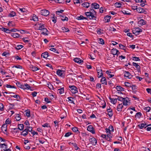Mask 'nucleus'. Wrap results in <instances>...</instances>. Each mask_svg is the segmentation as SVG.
<instances>
[{
    "label": "nucleus",
    "instance_id": "obj_1",
    "mask_svg": "<svg viewBox=\"0 0 151 151\" xmlns=\"http://www.w3.org/2000/svg\"><path fill=\"white\" fill-rule=\"evenodd\" d=\"M69 88H70V90L73 94H76L78 92L77 88L75 86L69 85Z\"/></svg>",
    "mask_w": 151,
    "mask_h": 151
},
{
    "label": "nucleus",
    "instance_id": "obj_2",
    "mask_svg": "<svg viewBox=\"0 0 151 151\" xmlns=\"http://www.w3.org/2000/svg\"><path fill=\"white\" fill-rule=\"evenodd\" d=\"M142 32V30L139 27L135 28L132 30L133 34L136 35H139L140 33Z\"/></svg>",
    "mask_w": 151,
    "mask_h": 151
},
{
    "label": "nucleus",
    "instance_id": "obj_3",
    "mask_svg": "<svg viewBox=\"0 0 151 151\" xmlns=\"http://www.w3.org/2000/svg\"><path fill=\"white\" fill-rule=\"evenodd\" d=\"M86 15L90 19H96V17L93 14L92 12H87L85 13Z\"/></svg>",
    "mask_w": 151,
    "mask_h": 151
},
{
    "label": "nucleus",
    "instance_id": "obj_4",
    "mask_svg": "<svg viewBox=\"0 0 151 151\" xmlns=\"http://www.w3.org/2000/svg\"><path fill=\"white\" fill-rule=\"evenodd\" d=\"M65 72V71L58 69L56 71V73L58 76L64 78L65 77L64 73Z\"/></svg>",
    "mask_w": 151,
    "mask_h": 151
},
{
    "label": "nucleus",
    "instance_id": "obj_5",
    "mask_svg": "<svg viewBox=\"0 0 151 151\" xmlns=\"http://www.w3.org/2000/svg\"><path fill=\"white\" fill-rule=\"evenodd\" d=\"M111 54L113 55L114 57H115V55H117L120 54V52L119 51L115 48H113L111 50Z\"/></svg>",
    "mask_w": 151,
    "mask_h": 151
},
{
    "label": "nucleus",
    "instance_id": "obj_6",
    "mask_svg": "<svg viewBox=\"0 0 151 151\" xmlns=\"http://www.w3.org/2000/svg\"><path fill=\"white\" fill-rule=\"evenodd\" d=\"M87 130L93 134H95V133L94 128L92 125H89L88 127Z\"/></svg>",
    "mask_w": 151,
    "mask_h": 151
},
{
    "label": "nucleus",
    "instance_id": "obj_7",
    "mask_svg": "<svg viewBox=\"0 0 151 151\" xmlns=\"http://www.w3.org/2000/svg\"><path fill=\"white\" fill-rule=\"evenodd\" d=\"M89 141L93 145H96L97 143V140L94 137H92L90 138Z\"/></svg>",
    "mask_w": 151,
    "mask_h": 151
},
{
    "label": "nucleus",
    "instance_id": "obj_8",
    "mask_svg": "<svg viewBox=\"0 0 151 151\" xmlns=\"http://www.w3.org/2000/svg\"><path fill=\"white\" fill-rule=\"evenodd\" d=\"M124 73V76L127 78L130 79L132 77V76L129 72L125 71Z\"/></svg>",
    "mask_w": 151,
    "mask_h": 151
},
{
    "label": "nucleus",
    "instance_id": "obj_9",
    "mask_svg": "<svg viewBox=\"0 0 151 151\" xmlns=\"http://www.w3.org/2000/svg\"><path fill=\"white\" fill-rule=\"evenodd\" d=\"M37 25L38 27V30H42L45 27V25L42 23L37 24Z\"/></svg>",
    "mask_w": 151,
    "mask_h": 151
},
{
    "label": "nucleus",
    "instance_id": "obj_10",
    "mask_svg": "<svg viewBox=\"0 0 151 151\" xmlns=\"http://www.w3.org/2000/svg\"><path fill=\"white\" fill-rule=\"evenodd\" d=\"M41 13L42 15L47 16L49 14V11L46 9H43L41 10Z\"/></svg>",
    "mask_w": 151,
    "mask_h": 151
},
{
    "label": "nucleus",
    "instance_id": "obj_11",
    "mask_svg": "<svg viewBox=\"0 0 151 151\" xmlns=\"http://www.w3.org/2000/svg\"><path fill=\"white\" fill-rule=\"evenodd\" d=\"M91 8L95 9H98L99 8V5L96 3H93L91 4Z\"/></svg>",
    "mask_w": 151,
    "mask_h": 151
},
{
    "label": "nucleus",
    "instance_id": "obj_12",
    "mask_svg": "<svg viewBox=\"0 0 151 151\" xmlns=\"http://www.w3.org/2000/svg\"><path fill=\"white\" fill-rule=\"evenodd\" d=\"M21 86V88L24 89H29L31 88L30 86L27 83H24Z\"/></svg>",
    "mask_w": 151,
    "mask_h": 151
},
{
    "label": "nucleus",
    "instance_id": "obj_13",
    "mask_svg": "<svg viewBox=\"0 0 151 151\" xmlns=\"http://www.w3.org/2000/svg\"><path fill=\"white\" fill-rule=\"evenodd\" d=\"M96 71L97 73V74L98 75V77L99 78L102 77L103 75V73H102V71L101 69H98L97 68H96Z\"/></svg>",
    "mask_w": 151,
    "mask_h": 151
},
{
    "label": "nucleus",
    "instance_id": "obj_14",
    "mask_svg": "<svg viewBox=\"0 0 151 151\" xmlns=\"http://www.w3.org/2000/svg\"><path fill=\"white\" fill-rule=\"evenodd\" d=\"M129 99L128 97L124 98V99L123 101V104L125 106H127L128 105V103H129Z\"/></svg>",
    "mask_w": 151,
    "mask_h": 151
},
{
    "label": "nucleus",
    "instance_id": "obj_15",
    "mask_svg": "<svg viewBox=\"0 0 151 151\" xmlns=\"http://www.w3.org/2000/svg\"><path fill=\"white\" fill-rule=\"evenodd\" d=\"M18 128H13L14 130H16V132H17V130L18 129H19L20 130H23L24 127V126L23 124H18Z\"/></svg>",
    "mask_w": 151,
    "mask_h": 151
},
{
    "label": "nucleus",
    "instance_id": "obj_16",
    "mask_svg": "<svg viewBox=\"0 0 151 151\" xmlns=\"http://www.w3.org/2000/svg\"><path fill=\"white\" fill-rule=\"evenodd\" d=\"M0 147L4 150H6L8 148V145L6 143L0 144Z\"/></svg>",
    "mask_w": 151,
    "mask_h": 151
},
{
    "label": "nucleus",
    "instance_id": "obj_17",
    "mask_svg": "<svg viewBox=\"0 0 151 151\" xmlns=\"http://www.w3.org/2000/svg\"><path fill=\"white\" fill-rule=\"evenodd\" d=\"M100 82L102 84H105V85H107V84L106 78L104 77H102V78Z\"/></svg>",
    "mask_w": 151,
    "mask_h": 151
},
{
    "label": "nucleus",
    "instance_id": "obj_18",
    "mask_svg": "<svg viewBox=\"0 0 151 151\" xmlns=\"http://www.w3.org/2000/svg\"><path fill=\"white\" fill-rule=\"evenodd\" d=\"M42 30V32L41 33V34H42L45 35H48V32L47 29L45 28V27Z\"/></svg>",
    "mask_w": 151,
    "mask_h": 151
},
{
    "label": "nucleus",
    "instance_id": "obj_19",
    "mask_svg": "<svg viewBox=\"0 0 151 151\" xmlns=\"http://www.w3.org/2000/svg\"><path fill=\"white\" fill-rule=\"evenodd\" d=\"M121 12L124 14L126 15H129L131 14V13L129 12L127 10H126L125 9H123L121 10Z\"/></svg>",
    "mask_w": 151,
    "mask_h": 151
},
{
    "label": "nucleus",
    "instance_id": "obj_20",
    "mask_svg": "<svg viewBox=\"0 0 151 151\" xmlns=\"http://www.w3.org/2000/svg\"><path fill=\"white\" fill-rule=\"evenodd\" d=\"M29 68L33 71H36L39 69L37 67L32 65H30Z\"/></svg>",
    "mask_w": 151,
    "mask_h": 151
},
{
    "label": "nucleus",
    "instance_id": "obj_21",
    "mask_svg": "<svg viewBox=\"0 0 151 151\" xmlns=\"http://www.w3.org/2000/svg\"><path fill=\"white\" fill-rule=\"evenodd\" d=\"M123 107V105L122 104H119L118 105L116 109L118 111H122Z\"/></svg>",
    "mask_w": 151,
    "mask_h": 151
},
{
    "label": "nucleus",
    "instance_id": "obj_22",
    "mask_svg": "<svg viewBox=\"0 0 151 151\" xmlns=\"http://www.w3.org/2000/svg\"><path fill=\"white\" fill-rule=\"evenodd\" d=\"M111 17V16L108 15L105 16L104 19V21H105V22H109Z\"/></svg>",
    "mask_w": 151,
    "mask_h": 151
},
{
    "label": "nucleus",
    "instance_id": "obj_23",
    "mask_svg": "<svg viewBox=\"0 0 151 151\" xmlns=\"http://www.w3.org/2000/svg\"><path fill=\"white\" fill-rule=\"evenodd\" d=\"M132 65L134 66L136 68L137 70L138 71L140 69V66L137 63L133 62L132 63Z\"/></svg>",
    "mask_w": 151,
    "mask_h": 151
},
{
    "label": "nucleus",
    "instance_id": "obj_24",
    "mask_svg": "<svg viewBox=\"0 0 151 151\" xmlns=\"http://www.w3.org/2000/svg\"><path fill=\"white\" fill-rule=\"evenodd\" d=\"M107 111L108 112V115L109 117H111L113 116V112L112 110L110 109H107Z\"/></svg>",
    "mask_w": 151,
    "mask_h": 151
},
{
    "label": "nucleus",
    "instance_id": "obj_25",
    "mask_svg": "<svg viewBox=\"0 0 151 151\" xmlns=\"http://www.w3.org/2000/svg\"><path fill=\"white\" fill-rule=\"evenodd\" d=\"M138 24L139 25H142L146 24V22L145 20L141 19L138 21Z\"/></svg>",
    "mask_w": 151,
    "mask_h": 151
},
{
    "label": "nucleus",
    "instance_id": "obj_26",
    "mask_svg": "<svg viewBox=\"0 0 151 151\" xmlns=\"http://www.w3.org/2000/svg\"><path fill=\"white\" fill-rule=\"evenodd\" d=\"M48 56V53L47 52H45L42 53L41 55L42 57L43 58H46Z\"/></svg>",
    "mask_w": 151,
    "mask_h": 151
},
{
    "label": "nucleus",
    "instance_id": "obj_27",
    "mask_svg": "<svg viewBox=\"0 0 151 151\" xmlns=\"http://www.w3.org/2000/svg\"><path fill=\"white\" fill-rule=\"evenodd\" d=\"M1 29L2 31L5 32L6 33H10V30L8 29L2 27L1 28Z\"/></svg>",
    "mask_w": 151,
    "mask_h": 151
},
{
    "label": "nucleus",
    "instance_id": "obj_28",
    "mask_svg": "<svg viewBox=\"0 0 151 151\" xmlns=\"http://www.w3.org/2000/svg\"><path fill=\"white\" fill-rule=\"evenodd\" d=\"M74 61L76 63H80L83 62V60H81L79 58H75L73 59Z\"/></svg>",
    "mask_w": 151,
    "mask_h": 151
},
{
    "label": "nucleus",
    "instance_id": "obj_29",
    "mask_svg": "<svg viewBox=\"0 0 151 151\" xmlns=\"http://www.w3.org/2000/svg\"><path fill=\"white\" fill-rule=\"evenodd\" d=\"M109 99L111 100V102L113 104H115L117 102V98H111V97H109Z\"/></svg>",
    "mask_w": 151,
    "mask_h": 151
},
{
    "label": "nucleus",
    "instance_id": "obj_30",
    "mask_svg": "<svg viewBox=\"0 0 151 151\" xmlns=\"http://www.w3.org/2000/svg\"><path fill=\"white\" fill-rule=\"evenodd\" d=\"M137 11L139 13H144L145 11L144 9L141 7H139L137 8Z\"/></svg>",
    "mask_w": 151,
    "mask_h": 151
},
{
    "label": "nucleus",
    "instance_id": "obj_31",
    "mask_svg": "<svg viewBox=\"0 0 151 151\" xmlns=\"http://www.w3.org/2000/svg\"><path fill=\"white\" fill-rule=\"evenodd\" d=\"M11 96L12 97H13L16 98L17 99L16 100L17 101H20V100L21 99L20 97L18 95H13L12 96Z\"/></svg>",
    "mask_w": 151,
    "mask_h": 151
},
{
    "label": "nucleus",
    "instance_id": "obj_32",
    "mask_svg": "<svg viewBox=\"0 0 151 151\" xmlns=\"http://www.w3.org/2000/svg\"><path fill=\"white\" fill-rule=\"evenodd\" d=\"M147 124L146 123H142L138 125V126L140 129H142L143 127H144L145 128V127H146V126H147Z\"/></svg>",
    "mask_w": 151,
    "mask_h": 151
},
{
    "label": "nucleus",
    "instance_id": "obj_33",
    "mask_svg": "<svg viewBox=\"0 0 151 151\" xmlns=\"http://www.w3.org/2000/svg\"><path fill=\"white\" fill-rule=\"evenodd\" d=\"M19 35L17 33H12L11 34V36L14 38H18L19 37Z\"/></svg>",
    "mask_w": 151,
    "mask_h": 151
},
{
    "label": "nucleus",
    "instance_id": "obj_34",
    "mask_svg": "<svg viewBox=\"0 0 151 151\" xmlns=\"http://www.w3.org/2000/svg\"><path fill=\"white\" fill-rule=\"evenodd\" d=\"M7 125L5 124H4L1 127V129L3 131H6Z\"/></svg>",
    "mask_w": 151,
    "mask_h": 151
},
{
    "label": "nucleus",
    "instance_id": "obj_35",
    "mask_svg": "<svg viewBox=\"0 0 151 151\" xmlns=\"http://www.w3.org/2000/svg\"><path fill=\"white\" fill-rule=\"evenodd\" d=\"M117 91H124V88L120 86H117L116 88Z\"/></svg>",
    "mask_w": 151,
    "mask_h": 151
},
{
    "label": "nucleus",
    "instance_id": "obj_36",
    "mask_svg": "<svg viewBox=\"0 0 151 151\" xmlns=\"http://www.w3.org/2000/svg\"><path fill=\"white\" fill-rule=\"evenodd\" d=\"M28 134L27 130V129L26 128L23 131L21 134V135L26 136Z\"/></svg>",
    "mask_w": 151,
    "mask_h": 151
},
{
    "label": "nucleus",
    "instance_id": "obj_37",
    "mask_svg": "<svg viewBox=\"0 0 151 151\" xmlns=\"http://www.w3.org/2000/svg\"><path fill=\"white\" fill-rule=\"evenodd\" d=\"M87 18L84 17L82 15H81L80 16L77 17L76 19L78 20H83V19H87Z\"/></svg>",
    "mask_w": 151,
    "mask_h": 151
},
{
    "label": "nucleus",
    "instance_id": "obj_38",
    "mask_svg": "<svg viewBox=\"0 0 151 151\" xmlns=\"http://www.w3.org/2000/svg\"><path fill=\"white\" fill-rule=\"evenodd\" d=\"M82 5L84 7L88 8L89 6V3L88 2H85L82 4Z\"/></svg>",
    "mask_w": 151,
    "mask_h": 151
},
{
    "label": "nucleus",
    "instance_id": "obj_39",
    "mask_svg": "<svg viewBox=\"0 0 151 151\" xmlns=\"http://www.w3.org/2000/svg\"><path fill=\"white\" fill-rule=\"evenodd\" d=\"M72 130L74 132H76L77 133H80V132L78 130V128L76 127H73L72 129Z\"/></svg>",
    "mask_w": 151,
    "mask_h": 151
},
{
    "label": "nucleus",
    "instance_id": "obj_40",
    "mask_svg": "<svg viewBox=\"0 0 151 151\" xmlns=\"http://www.w3.org/2000/svg\"><path fill=\"white\" fill-rule=\"evenodd\" d=\"M58 92L60 94H62L64 92V88H62L58 90Z\"/></svg>",
    "mask_w": 151,
    "mask_h": 151
},
{
    "label": "nucleus",
    "instance_id": "obj_41",
    "mask_svg": "<svg viewBox=\"0 0 151 151\" xmlns=\"http://www.w3.org/2000/svg\"><path fill=\"white\" fill-rule=\"evenodd\" d=\"M23 47V46L22 45H18L15 46L14 47V48L17 50H19L21 49Z\"/></svg>",
    "mask_w": 151,
    "mask_h": 151
},
{
    "label": "nucleus",
    "instance_id": "obj_42",
    "mask_svg": "<svg viewBox=\"0 0 151 151\" xmlns=\"http://www.w3.org/2000/svg\"><path fill=\"white\" fill-rule=\"evenodd\" d=\"M115 96L117 97V100L119 101H123L124 99V98H123L121 96H119L116 95Z\"/></svg>",
    "mask_w": 151,
    "mask_h": 151
},
{
    "label": "nucleus",
    "instance_id": "obj_43",
    "mask_svg": "<svg viewBox=\"0 0 151 151\" xmlns=\"http://www.w3.org/2000/svg\"><path fill=\"white\" fill-rule=\"evenodd\" d=\"M147 127V128L146 129V130L147 131H150L151 129V124L148 125L147 124V126L145 127V128H146Z\"/></svg>",
    "mask_w": 151,
    "mask_h": 151
},
{
    "label": "nucleus",
    "instance_id": "obj_44",
    "mask_svg": "<svg viewBox=\"0 0 151 151\" xmlns=\"http://www.w3.org/2000/svg\"><path fill=\"white\" fill-rule=\"evenodd\" d=\"M98 42L99 44L102 45H104V40L100 38L98 40Z\"/></svg>",
    "mask_w": 151,
    "mask_h": 151
},
{
    "label": "nucleus",
    "instance_id": "obj_45",
    "mask_svg": "<svg viewBox=\"0 0 151 151\" xmlns=\"http://www.w3.org/2000/svg\"><path fill=\"white\" fill-rule=\"evenodd\" d=\"M63 12V10H60V11H56V12L57 14L58 15L61 17L62 15L61 14H62V12Z\"/></svg>",
    "mask_w": 151,
    "mask_h": 151
},
{
    "label": "nucleus",
    "instance_id": "obj_46",
    "mask_svg": "<svg viewBox=\"0 0 151 151\" xmlns=\"http://www.w3.org/2000/svg\"><path fill=\"white\" fill-rule=\"evenodd\" d=\"M16 15V13L14 11H12L11 13L8 15V16L9 17H14Z\"/></svg>",
    "mask_w": 151,
    "mask_h": 151
},
{
    "label": "nucleus",
    "instance_id": "obj_47",
    "mask_svg": "<svg viewBox=\"0 0 151 151\" xmlns=\"http://www.w3.org/2000/svg\"><path fill=\"white\" fill-rule=\"evenodd\" d=\"M62 29L63 32H67L69 31V30L68 28L62 27Z\"/></svg>",
    "mask_w": 151,
    "mask_h": 151
},
{
    "label": "nucleus",
    "instance_id": "obj_48",
    "mask_svg": "<svg viewBox=\"0 0 151 151\" xmlns=\"http://www.w3.org/2000/svg\"><path fill=\"white\" fill-rule=\"evenodd\" d=\"M15 118L16 119V120L17 121H19L21 119V117H20V116L19 114H16L15 116Z\"/></svg>",
    "mask_w": 151,
    "mask_h": 151
},
{
    "label": "nucleus",
    "instance_id": "obj_49",
    "mask_svg": "<svg viewBox=\"0 0 151 151\" xmlns=\"http://www.w3.org/2000/svg\"><path fill=\"white\" fill-rule=\"evenodd\" d=\"M121 4L120 3L116 2L114 4L115 6L117 8H120L121 6Z\"/></svg>",
    "mask_w": 151,
    "mask_h": 151
},
{
    "label": "nucleus",
    "instance_id": "obj_50",
    "mask_svg": "<svg viewBox=\"0 0 151 151\" xmlns=\"http://www.w3.org/2000/svg\"><path fill=\"white\" fill-rule=\"evenodd\" d=\"M42 126L44 127H50V126L49 124L47 123H45L44 124L42 125Z\"/></svg>",
    "mask_w": 151,
    "mask_h": 151
},
{
    "label": "nucleus",
    "instance_id": "obj_51",
    "mask_svg": "<svg viewBox=\"0 0 151 151\" xmlns=\"http://www.w3.org/2000/svg\"><path fill=\"white\" fill-rule=\"evenodd\" d=\"M61 17H62V18L61 19L63 21H67L68 20V18L66 17H65V18L62 15Z\"/></svg>",
    "mask_w": 151,
    "mask_h": 151
},
{
    "label": "nucleus",
    "instance_id": "obj_52",
    "mask_svg": "<svg viewBox=\"0 0 151 151\" xmlns=\"http://www.w3.org/2000/svg\"><path fill=\"white\" fill-rule=\"evenodd\" d=\"M133 59L132 60H133L135 61H140V59L139 58V57H132Z\"/></svg>",
    "mask_w": 151,
    "mask_h": 151
},
{
    "label": "nucleus",
    "instance_id": "obj_53",
    "mask_svg": "<svg viewBox=\"0 0 151 151\" xmlns=\"http://www.w3.org/2000/svg\"><path fill=\"white\" fill-rule=\"evenodd\" d=\"M72 145L74 146L76 150H78L79 148L78 147L77 144L76 143H72Z\"/></svg>",
    "mask_w": 151,
    "mask_h": 151
},
{
    "label": "nucleus",
    "instance_id": "obj_54",
    "mask_svg": "<svg viewBox=\"0 0 151 151\" xmlns=\"http://www.w3.org/2000/svg\"><path fill=\"white\" fill-rule=\"evenodd\" d=\"M19 11L22 13L26 12L27 11V10L24 8H19Z\"/></svg>",
    "mask_w": 151,
    "mask_h": 151
},
{
    "label": "nucleus",
    "instance_id": "obj_55",
    "mask_svg": "<svg viewBox=\"0 0 151 151\" xmlns=\"http://www.w3.org/2000/svg\"><path fill=\"white\" fill-rule=\"evenodd\" d=\"M27 130L28 132H32V127L27 126Z\"/></svg>",
    "mask_w": 151,
    "mask_h": 151
},
{
    "label": "nucleus",
    "instance_id": "obj_56",
    "mask_svg": "<svg viewBox=\"0 0 151 151\" xmlns=\"http://www.w3.org/2000/svg\"><path fill=\"white\" fill-rule=\"evenodd\" d=\"M56 3H62L64 2V0H53Z\"/></svg>",
    "mask_w": 151,
    "mask_h": 151
},
{
    "label": "nucleus",
    "instance_id": "obj_57",
    "mask_svg": "<svg viewBox=\"0 0 151 151\" xmlns=\"http://www.w3.org/2000/svg\"><path fill=\"white\" fill-rule=\"evenodd\" d=\"M50 50L51 51H52L58 53V50H57L55 48H51L50 49Z\"/></svg>",
    "mask_w": 151,
    "mask_h": 151
},
{
    "label": "nucleus",
    "instance_id": "obj_58",
    "mask_svg": "<svg viewBox=\"0 0 151 151\" xmlns=\"http://www.w3.org/2000/svg\"><path fill=\"white\" fill-rule=\"evenodd\" d=\"M124 85L125 86L128 87H130L131 86V84L128 82H125Z\"/></svg>",
    "mask_w": 151,
    "mask_h": 151
},
{
    "label": "nucleus",
    "instance_id": "obj_59",
    "mask_svg": "<svg viewBox=\"0 0 151 151\" xmlns=\"http://www.w3.org/2000/svg\"><path fill=\"white\" fill-rule=\"evenodd\" d=\"M32 20L34 21H36L38 20V17H37L35 15H34L32 17Z\"/></svg>",
    "mask_w": 151,
    "mask_h": 151
},
{
    "label": "nucleus",
    "instance_id": "obj_60",
    "mask_svg": "<svg viewBox=\"0 0 151 151\" xmlns=\"http://www.w3.org/2000/svg\"><path fill=\"white\" fill-rule=\"evenodd\" d=\"M6 87L7 88H15L14 86H11L10 85L6 84Z\"/></svg>",
    "mask_w": 151,
    "mask_h": 151
},
{
    "label": "nucleus",
    "instance_id": "obj_61",
    "mask_svg": "<svg viewBox=\"0 0 151 151\" xmlns=\"http://www.w3.org/2000/svg\"><path fill=\"white\" fill-rule=\"evenodd\" d=\"M4 106L3 104L0 103V111H3L4 110Z\"/></svg>",
    "mask_w": 151,
    "mask_h": 151
},
{
    "label": "nucleus",
    "instance_id": "obj_62",
    "mask_svg": "<svg viewBox=\"0 0 151 151\" xmlns=\"http://www.w3.org/2000/svg\"><path fill=\"white\" fill-rule=\"evenodd\" d=\"M12 67V68H13L14 67H15L17 68H19V69H22V66L19 65H17L14 66H13Z\"/></svg>",
    "mask_w": 151,
    "mask_h": 151
},
{
    "label": "nucleus",
    "instance_id": "obj_63",
    "mask_svg": "<svg viewBox=\"0 0 151 151\" xmlns=\"http://www.w3.org/2000/svg\"><path fill=\"white\" fill-rule=\"evenodd\" d=\"M72 133L70 132H68L65 134L64 136L65 137H68Z\"/></svg>",
    "mask_w": 151,
    "mask_h": 151
},
{
    "label": "nucleus",
    "instance_id": "obj_64",
    "mask_svg": "<svg viewBox=\"0 0 151 151\" xmlns=\"http://www.w3.org/2000/svg\"><path fill=\"white\" fill-rule=\"evenodd\" d=\"M142 115V114L140 112H137L136 114L135 115L136 117H137L138 118H139Z\"/></svg>",
    "mask_w": 151,
    "mask_h": 151
}]
</instances>
